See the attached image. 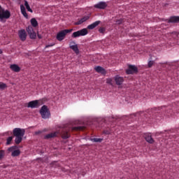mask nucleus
<instances>
[{
    "instance_id": "obj_22",
    "label": "nucleus",
    "mask_w": 179,
    "mask_h": 179,
    "mask_svg": "<svg viewBox=\"0 0 179 179\" xmlns=\"http://www.w3.org/2000/svg\"><path fill=\"white\" fill-rule=\"evenodd\" d=\"M22 141H23V136H15V142L16 145H19L22 142Z\"/></svg>"
},
{
    "instance_id": "obj_19",
    "label": "nucleus",
    "mask_w": 179,
    "mask_h": 179,
    "mask_svg": "<svg viewBox=\"0 0 179 179\" xmlns=\"http://www.w3.org/2000/svg\"><path fill=\"white\" fill-rule=\"evenodd\" d=\"M169 23H179V16L171 17L169 20Z\"/></svg>"
},
{
    "instance_id": "obj_34",
    "label": "nucleus",
    "mask_w": 179,
    "mask_h": 179,
    "mask_svg": "<svg viewBox=\"0 0 179 179\" xmlns=\"http://www.w3.org/2000/svg\"><path fill=\"white\" fill-rule=\"evenodd\" d=\"M24 6H26V8L29 7V2H27V1H24Z\"/></svg>"
},
{
    "instance_id": "obj_16",
    "label": "nucleus",
    "mask_w": 179,
    "mask_h": 179,
    "mask_svg": "<svg viewBox=\"0 0 179 179\" xmlns=\"http://www.w3.org/2000/svg\"><path fill=\"white\" fill-rule=\"evenodd\" d=\"M101 22L100 21H96L94 23L90 24L87 26V29L89 30H93V29H95V27H97L100 24Z\"/></svg>"
},
{
    "instance_id": "obj_37",
    "label": "nucleus",
    "mask_w": 179,
    "mask_h": 179,
    "mask_svg": "<svg viewBox=\"0 0 179 179\" xmlns=\"http://www.w3.org/2000/svg\"><path fill=\"white\" fill-rule=\"evenodd\" d=\"M6 134H9V131H7Z\"/></svg>"
},
{
    "instance_id": "obj_26",
    "label": "nucleus",
    "mask_w": 179,
    "mask_h": 179,
    "mask_svg": "<svg viewBox=\"0 0 179 179\" xmlns=\"http://www.w3.org/2000/svg\"><path fill=\"white\" fill-rule=\"evenodd\" d=\"M115 22L116 23V24H122V23L124 22V19L120 18L119 20L115 19Z\"/></svg>"
},
{
    "instance_id": "obj_9",
    "label": "nucleus",
    "mask_w": 179,
    "mask_h": 179,
    "mask_svg": "<svg viewBox=\"0 0 179 179\" xmlns=\"http://www.w3.org/2000/svg\"><path fill=\"white\" fill-rule=\"evenodd\" d=\"M24 129L20 128H15L13 131V134L15 136H24Z\"/></svg>"
},
{
    "instance_id": "obj_32",
    "label": "nucleus",
    "mask_w": 179,
    "mask_h": 179,
    "mask_svg": "<svg viewBox=\"0 0 179 179\" xmlns=\"http://www.w3.org/2000/svg\"><path fill=\"white\" fill-rule=\"evenodd\" d=\"M26 8L28 10V12H31V13H33V10H31V8H30V6L28 7H26Z\"/></svg>"
},
{
    "instance_id": "obj_2",
    "label": "nucleus",
    "mask_w": 179,
    "mask_h": 179,
    "mask_svg": "<svg viewBox=\"0 0 179 179\" xmlns=\"http://www.w3.org/2000/svg\"><path fill=\"white\" fill-rule=\"evenodd\" d=\"M31 25L28 26V27L27 28V31L30 38H31L32 40H35V38H36L37 37V34H36L33 27H37L38 26V22H37V20H36V18H31Z\"/></svg>"
},
{
    "instance_id": "obj_7",
    "label": "nucleus",
    "mask_w": 179,
    "mask_h": 179,
    "mask_svg": "<svg viewBox=\"0 0 179 179\" xmlns=\"http://www.w3.org/2000/svg\"><path fill=\"white\" fill-rule=\"evenodd\" d=\"M127 75H134V73H138V67L134 65H129V69L126 71Z\"/></svg>"
},
{
    "instance_id": "obj_27",
    "label": "nucleus",
    "mask_w": 179,
    "mask_h": 179,
    "mask_svg": "<svg viewBox=\"0 0 179 179\" xmlns=\"http://www.w3.org/2000/svg\"><path fill=\"white\" fill-rule=\"evenodd\" d=\"M91 141L92 142H102L103 141V138H92Z\"/></svg>"
},
{
    "instance_id": "obj_30",
    "label": "nucleus",
    "mask_w": 179,
    "mask_h": 179,
    "mask_svg": "<svg viewBox=\"0 0 179 179\" xmlns=\"http://www.w3.org/2000/svg\"><path fill=\"white\" fill-rule=\"evenodd\" d=\"M155 64L154 61H150L148 62V68H152L153 66V64Z\"/></svg>"
},
{
    "instance_id": "obj_28",
    "label": "nucleus",
    "mask_w": 179,
    "mask_h": 179,
    "mask_svg": "<svg viewBox=\"0 0 179 179\" xmlns=\"http://www.w3.org/2000/svg\"><path fill=\"white\" fill-rule=\"evenodd\" d=\"M4 156H5V151H3V150H0V160H2Z\"/></svg>"
},
{
    "instance_id": "obj_17",
    "label": "nucleus",
    "mask_w": 179,
    "mask_h": 179,
    "mask_svg": "<svg viewBox=\"0 0 179 179\" xmlns=\"http://www.w3.org/2000/svg\"><path fill=\"white\" fill-rule=\"evenodd\" d=\"M95 71L98 72V73H101L102 75H106V69L103 67L98 66L94 68Z\"/></svg>"
},
{
    "instance_id": "obj_6",
    "label": "nucleus",
    "mask_w": 179,
    "mask_h": 179,
    "mask_svg": "<svg viewBox=\"0 0 179 179\" xmlns=\"http://www.w3.org/2000/svg\"><path fill=\"white\" fill-rule=\"evenodd\" d=\"M88 33L89 31H87V29L84 28L81 30L73 32L71 35V37L72 38H78V37L86 36Z\"/></svg>"
},
{
    "instance_id": "obj_3",
    "label": "nucleus",
    "mask_w": 179,
    "mask_h": 179,
    "mask_svg": "<svg viewBox=\"0 0 179 179\" xmlns=\"http://www.w3.org/2000/svg\"><path fill=\"white\" fill-rule=\"evenodd\" d=\"M10 17V11L9 10H4L2 6H0V22H3Z\"/></svg>"
},
{
    "instance_id": "obj_11",
    "label": "nucleus",
    "mask_w": 179,
    "mask_h": 179,
    "mask_svg": "<svg viewBox=\"0 0 179 179\" xmlns=\"http://www.w3.org/2000/svg\"><path fill=\"white\" fill-rule=\"evenodd\" d=\"M27 107L29 108H38V107H40V103L38 100L31 101L28 103Z\"/></svg>"
},
{
    "instance_id": "obj_36",
    "label": "nucleus",
    "mask_w": 179,
    "mask_h": 179,
    "mask_svg": "<svg viewBox=\"0 0 179 179\" xmlns=\"http://www.w3.org/2000/svg\"><path fill=\"white\" fill-rule=\"evenodd\" d=\"M0 54H2V50L0 49Z\"/></svg>"
},
{
    "instance_id": "obj_21",
    "label": "nucleus",
    "mask_w": 179,
    "mask_h": 179,
    "mask_svg": "<svg viewBox=\"0 0 179 179\" xmlns=\"http://www.w3.org/2000/svg\"><path fill=\"white\" fill-rule=\"evenodd\" d=\"M86 20H89V16H85L80 20H79L78 22H76V25L82 24V23H84V22H86Z\"/></svg>"
},
{
    "instance_id": "obj_29",
    "label": "nucleus",
    "mask_w": 179,
    "mask_h": 179,
    "mask_svg": "<svg viewBox=\"0 0 179 179\" xmlns=\"http://www.w3.org/2000/svg\"><path fill=\"white\" fill-rule=\"evenodd\" d=\"M103 134H105L106 135H110V134H113V131H111L110 129H106L103 131Z\"/></svg>"
},
{
    "instance_id": "obj_5",
    "label": "nucleus",
    "mask_w": 179,
    "mask_h": 179,
    "mask_svg": "<svg viewBox=\"0 0 179 179\" xmlns=\"http://www.w3.org/2000/svg\"><path fill=\"white\" fill-rule=\"evenodd\" d=\"M40 114L44 120H47V118H50V116L51 115V113H50V110H48V108L47 106L43 105L41 110H40Z\"/></svg>"
},
{
    "instance_id": "obj_18",
    "label": "nucleus",
    "mask_w": 179,
    "mask_h": 179,
    "mask_svg": "<svg viewBox=\"0 0 179 179\" xmlns=\"http://www.w3.org/2000/svg\"><path fill=\"white\" fill-rule=\"evenodd\" d=\"M10 69L13 72H20V67L17 64H11Z\"/></svg>"
},
{
    "instance_id": "obj_10",
    "label": "nucleus",
    "mask_w": 179,
    "mask_h": 179,
    "mask_svg": "<svg viewBox=\"0 0 179 179\" xmlns=\"http://www.w3.org/2000/svg\"><path fill=\"white\" fill-rule=\"evenodd\" d=\"M18 36L21 41H26V38H27V34H26V30L21 29L18 31Z\"/></svg>"
},
{
    "instance_id": "obj_24",
    "label": "nucleus",
    "mask_w": 179,
    "mask_h": 179,
    "mask_svg": "<svg viewBox=\"0 0 179 179\" xmlns=\"http://www.w3.org/2000/svg\"><path fill=\"white\" fill-rule=\"evenodd\" d=\"M106 83H108V85H110V86H114V80L112 78H107Z\"/></svg>"
},
{
    "instance_id": "obj_15",
    "label": "nucleus",
    "mask_w": 179,
    "mask_h": 179,
    "mask_svg": "<svg viewBox=\"0 0 179 179\" xmlns=\"http://www.w3.org/2000/svg\"><path fill=\"white\" fill-rule=\"evenodd\" d=\"M145 139L148 143H155V140L152 138V134L150 133L145 134Z\"/></svg>"
},
{
    "instance_id": "obj_1",
    "label": "nucleus",
    "mask_w": 179,
    "mask_h": 179,
    "mask_svg": "<svg viewBox=\"0 0 179 179\" xmlns=\"http://www.w3.org/2000/svg\"><path fill=\"white\" fill-rule=\"evenodd\" d=\"M86 129V127L85 126H78V127H64L61 131H55L53 133L48 134L45 136L44 138L45 139H51V138H55L58 135V134H60L62 136V138L63 139H68L69 136H71V131H85Z\"/></svg>"
},
{
    "instance_id": "obj_13",
    "label": "nucleus",
    "mask_w": 179,
    "mask_h": 179,
    "mask_svg": "<svg viewBox=\"0 0 179 179\" xmlns=\"http://www.w3.org/2000/svg\"><path fill=\"white\" fill-rule=\"evenodd\" d=\"M70 48L71 50H73V51H74V52H76L77 55L79 54V48L74 41L70 43Z\"/></svg>"
},
{
    "instance_id": "obj_12",
    "label": "nucleus",
    "mask_w": 179,
    "mask_h": 179,
    "mask_svg": "<svg viewBox=\"0 0 179 179\" xmlns=\"http://www.w3.org/2000/svg\"><path fill=\"white\" fill-rule=\"evenodd\" d=\"M107 6H108L107 3L104 1H100L99 3L95 4L94 6V8H95V9H106Z\"/></svg>"
},
{
    "instance_id": "obj_14",
    "label": "nucleus",
    "mask_w": 179,
    "mask_h": 179,
    "mask_svg": "<svg viewBox=\"0 0 179 179\" xmlns=\"http://www.w3.org/2000/svg\"><path fill=\"white\" fill-rule=\"evenodd\" d=\"M115 82L117 86H120V85L124 83V78L120 77V76H116L115 77Z\"/></svg>"
},
{
    "instance_id": "obj_33",
    "label": "nucleus",
    "mask_w": 179,
    "mask_h": 179,
    "mask_svg": "<svg viewBox=\"0 0 179 179\" xmlns=\"http://www.w3.org/2000/svg\"><path fill=\"white\" fill-rule=\"evenodd\" d=\"M54 45H55V43H51L50 45H47L45 48H49V47H54Z\"/></svg>"
},
{
    "instance_id": "obj_35",
    "label": "nucleus",
    "mask_w": 179,
    "mask_h": 179,
    "mask_svg": "<svg viewBox=\"0 0 179 179\" xmlns=\"http://www.w3.org/2000/svg\"><path fill=\"white\" fill-rule=\"evenodd\" d=\"M38 38H41V35L38 34Z\"/></svg>"
},
{
    "instance_id": "obj_31",
    "label": "nucleus",
    "mask_w": 179,
    "mask_h": 179,
    "mask_svg": "<svg viewBox=\"0 0 179 179\" xmlns=\"http://www.w3.org/2000/svg\"><path fill=\"white\" fill-rule=\"evenodd\" d=\"M99 33H104V31H106V28L104 27H100L99 29Z\"/></svg>"
},
{
    "instance_id": "obj_23",
    "label": "nucleus",
    "mask_w": 179,
    "mask_h": 179,
    "mask_svg": "<svg viewBox=\"0 0 179 179\" xmlns=\"http://www.w3.org/2000/svg\"><path fill=\"white\" fill-rule=\"evenodd\" d=\"M8 87V85L6 83L0 82V90H5Z\"/></svg>"
},
{
    "instance_id": "obj_8",
    "label": "nucleus",
    "mask_w": 179,
    "mask_h": 179,
    "mask_svg": "<svg viewBox=\"0 0 179 179\" xmlns=\"http://www.w3.org/2000/svg\"><path fill=\"white\" fill-rule=\"evenodd\" d=\"M8 152H12L11 156L13 157H17L20 155V150H16V146H12L8 148Z\"/></svg>"
},
{
    "instance_id": "obj_20",
    "label": "nucleus",
    "mask_w": 179,
    "mask_h": 179,
    "mask_svg": "<svg viewBox=\"0 0 179 179\" xmlns=\"http://www.w3.org/2000/svg\"><path fill=\"white\" fill-rule=\"evenodd\" d=\"M20 9H21L22 15H23V16L25 17L26 19H28L29 15H27V13L26 12V8H24V6L21 5Z\"/></svg>"
},
{
    "instance_id": "obj_4",
    "label": "nucleus",
    "mask_w": 179,
    "mask_h": 179,
    "mask_svg": "<svg viewBox=\"0 0 179 179\" xmlns=\"http://www.w3.org/2000/svg\"><path fill=\"white\" fill-rule=\"evenodd\" d=\"M73 29H64L62 31H60L59 33H57L56 38L58 40V41H62V40L65 39V37L68 33H71L73 31Z\"/></svg>"
},
{
    "instance_id": "obj_25",
    "label": "nucleus",
    "mask_w": 179,
    "mask_h": 179,
    "mask_svg": "<svg viewBox=\"0 0 179 179\" xmlns=\"http://www.w3.org/2000/svg\"><path fill=\"white\" fill-rule=\"evenodd\" d=\"M12 141H13V136H9L6 139V145H10L12 143Z\"/></svg>"
}]
</instances>
